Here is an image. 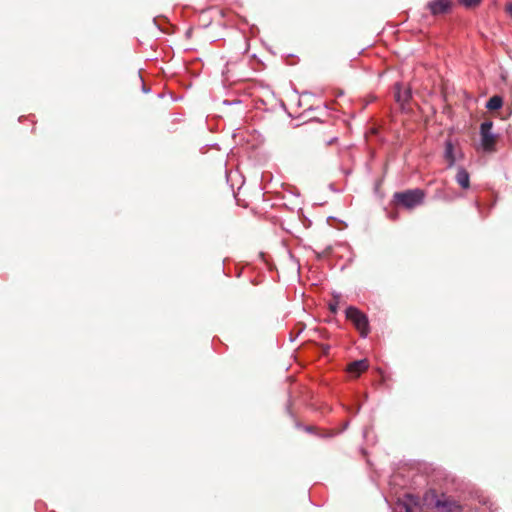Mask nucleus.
<instances>
[{"label": "nucleus", "instance_id": "6e6552de", "mask_svg": "<svg viewBox=\"0 0 512 512\" xmlns=\"http://www.w3.org/2000/svg\"><path fill=\"white\" fill-rule=\"evenodd\" d=\"M428 8L433 15L443 14L450 8L449 0H433L429 2Z\"/></svg>", "mask_w": 512, "mask_h": 512}, {"label": "nucleus", "instance_id": "39448f33", "mask_svg": "<svg viewBox=\"0 0 512 512\" xmlns=\"http://www.w3.org/2000/svg\"><path fill=\"white\" fill-rule=\"evenodd\" d=\"M394 97L399 106L402 109H405L411 99V90L409 87H405L401 83H396L394 86Z\"/></svg>", "mask_w": 512, "mask_h": 512}, {"label": "nucleus", "instance_id": "20e7f679", "mask_svg": "<svg viewBox=\"0 0 512 512\" xmlns=\"http://www.w3.org/2000/svg\"><path fill=\"white\" fill-rule=\"evenodd\" d=\"M480 142L476 145L477 149H482L486 152L495 151V145L497 136L491 132V130H480L479 132Z\"/></svg>", "mask_w": 512, "mask_h": 512}, {"label": "nucleus", "instance_id": "9d476101", "mask_svg": "<svg viewBox=\"0 0 512 512\" xmlns=\"http://www.w3.org/2000/svg\"><path fill=\"white\" fill-rule=\"evenodd\" d=\"M503 105V99L501 96L499 95H494L493 97H491L487 103H486V108L488 110H498L502 107Z\"/></svg>", "mask_w": 512, "mask_h": 512}, {"label": "nucleus", "instance_id": "0eeeda50", "mask_svg": "<svg viewBox=\"0 0 512 512\" xmlns=\"http://www.w3.org/2000/svg\"><path fill=\"white\" fill-rule=\"evenodd\" d=\"M435 507L437 512H461L460 505L449 499L437 500Z\"/></svg>", "mask_w": 512, "mask_h": 512}, {"label": "nucleus", "instance_id": "9b49d317", "mask_svg": "<svg viewBox=\"0 0 512 512\" xmlns=\"http://www.w3.org/2000/svg\"><path fill=\"white\" fill-rule=\"evenodd\" d=\"M224 105H228V106H231V105H241L242 104V101L239 99V98H235V99H232V100H229V99H225L223 100L222 102Z\"/></svg>", "mask_w": 512, "mask_h": 512}, {"label": "nucleus", "instance_id": "f03ea898", "mask_svg": "<svg viewBox=\"0 0 512 512\" xmlns=\"http://www.w3.org/2000/svg\"><path fill=\"white\" fill-rule=\"evenodd\" d=\"M346 319L352 322L362 337H366L370 332L368 317L354 306H349L345 310Z\"/></svg>", "mask_w": 512, "mask_h": 512}, {"label": "nucleus", "instance_id": "dca6fc26", "mask_svg": "<svg viewBox=\"0 0 512 512\" xmlns=\"http://www.w3.org/2000/svg\"><path fill=\"white\" fill-rule=\"evenodd\" d=\"M405 512H414V511L412 510V508L406 507Z\"/></svg>", "mask_w": 512, "mask_h": 512}, {"label": "nucleus", "instance_id": "1a4fd4ad", "mask_svg": "<svg viewBox=\"0 0 512 512\" xmlns=\"http://www.w3.org/2000/svg\"><path fill=\"white\" fill-rule=\"evenodd\" d=\"M455 179L461 188L468 189L470 187V176L465 168L458 167Z\"/></svg>", "mask_w": 512, "mask_h": 512}, {"label": "nucleus", "instance_id": "423d86ee", "mask_svg": "<svg viewBox=\"0 0 512 512\" xmlns=\"http://www.w3.org/2000/svg\"><path fill=\"white\" fill-rule=\"evenodd\" d=\"M369 367L367 359L356 360L348 364L347 372L354 377H359Z\"/></svg>", "mask_w": 512, "mask_h": 512}, {"label": "nucleus", "instance_id": "a211bd4d", "mask_svg": "<svg viewBox=\"0 0 512 512\" xmlns=\"http://www.w3.org/2000/svg\"><path fill=\"white\" fill-rule=\"evenodd\" d=\"M148 90L146 89L145 85L143 84V92H147Z\"/></svg>", "mask_w": 512, "mask_h": 512}, {"label": "nucleus", "instance_id": "f8f14e48", "mask_svg": "<svg viewBox=\"0 0 512 512\" xmlns=\"http://www.w3.org/2000/svg\"><path fill=\"white\" fill-rule=\"evenodd\" d=\"M481 0H460V2L466 7H473L480 3Z\"/></svg>", "mask_w": 512, "mask_h": 512}, {"label": "nucleus", "instance_id": "ddd939ff", "mask_svg": "<svg viewBox=\"0 0 512 512\" xmlns=\"http://www.w3.org/2000/svg\"><path fill=\"white\" fill-rule=\"evenodd\" d=\"M338 308V301L329 304V309L332 313H336Z\"/></svg>", "mask_w": 512, "mask_h": 512}, {"label": "nucleus", "instance_id": "f3484780", "mask_svg": "<svg viewBox=\"0 0 512 512\" xmlns=\"http://www.w3.org/2000/svg\"><path fill=\"white\" fill-rule=\"evenodd\" d=\"M377 132H378V130H376V129L371 130L372 134H376Z\"/></svg>", "mask_w": 512, "mask_h": 512}, {"label": "nucleus", "instance_id": "4468645a", "mask_svg": "<svg viewBox=\"0 0 512 512\" xmlns=\"http://www.w3.org/2000/svg\"><path fill=\"white\" fill-rule=\"evenodd\" d=\"M479 128H492V122L490 121H484L480 124Z\"/></svg>", "mask_w": 512, "mask_h": 512}, {"label": "nucleus", "instance_id": "7ed1b4c3", "mask_svg": "<svg viewBox=\"0 0 512 512\" xmlns=\"http://www.w3.org/2000/svg\"><path fill=\"white\" fill-rule=\"evenodd\" d=\"M464 157L458 143L448 138L445 142L444 158L448 163V168L455 165L456 161Z\"/></svg>", "mask_w": 512, "mask_h": 512}, {"label": "nucleus", "instance_id": "f257e3e1", "mask_svg": "<svg viewBox=\"0 0 512 512\" xmlns=\"http://www.w3.org/2000/svg\"><path fill=\"white\" fill-rule=\"evenodd\" d=\"M393 197L394 202L398 207L411 210L423 203L425 194L421 189H411L403 192H396Z\"/></svg>", "mask_w": 512, "mask_h": 512}, {"label": "nucleus", "instance_id": "2eb2a0df", "mask_svg": "<svg viewBox=\"0 0 512 512\" xmlns=\"http://www.w3.org/2000/svg\"><path fill=\"white\" fill-rule=\"evenodd\" d=\"M506 12L512 15V3L506 5Z\"/></svg>", "mask_w": 512, "mask_h": 512}]
</instances>
